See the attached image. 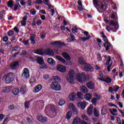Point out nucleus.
<instances>
[{"mask_svg": "<svg viewBox=\"0 0 124 124\" xmlns=\"http://www.w3.org/2000/svg\"><path fill=\"white\" fill-rule=\"evenodd\" d=\"M77 80L79 83H85L86 81H88L90 79V76L89 75H85L84 73L77 74Z\"/></svg>", "mask_w": 124, "mask_h": 124, "instance_id": "f257e3e1", "label": "nucleus"}, {"mask_svg": "<svg viewBox=\"0 0 124 124\" xmlns=\"http://www.w3.org/2000/svg\"><path fill=\"white\" fill-rule=\"evenodd\" d=\"M75 77V71L73 69H71L69 71L68 75L66 77V79L70 84H74Z\"/></svg>", "mask_w": 124, "mask_h": 124, "instance_id": "f03ea898", "label": "nucleus"}, {"mask_svg": "<svg viewBox=\"0 0 124 124\" xmlns=\"http://www.w3.org/2000/svg\"><path fill=\"white\" fill-rule=\"evenodd\" d=\"M3 80H4L6 84H10L14 80V74L9 73L4 76Z\"/></svg>", "mask_w": 124, "mask_h": 124, "instance_id": "7ed1b4c3", "label": "nucleus"}, {"mask_svg": "<svg viewBox=\"0 0 124 124\" xmlns=\"http://www.w3.org/2000/svg\"><path fill=\"white\" fill-rule=\"evenodd\" d=\"M104 62L105 63V64H106V65L109 64L108 66L107 70L108 72H110L111 71V65H112V62H110L111 57H110L109 56H107V55H106L104 56Z\"/></svg>", "mask_w": 124, "mask_h": 124, "instance_id": "20e7f679", "label": "nucleus"}, {"mask_svg": "<svg viewBox=\"0 0 124 124\" xmlns=\"http://www.w3.org/2000/svg\"><path fill=\"white\" fill-rule=\"evenodd\" d=\"M50 88L54 91H57V92H60V91L62 90V86L59 82H52L50 85Z\"/></svg>", "mask_w": 124, "mask_h": 124, "instance_id": "39448f33", "label": "nucleus"}, {"mask_svg": "<svg viewBox=\"0 0 124 124\" xmlns=\"http://www.w3.org/2000/svg\"><path fill=\"white\" fill-rule=\"evenodd\" d=\"M103 37V40L104 41L105 43H104V46L106 48V51H108L109 49H110V47H111V44L108 42V39H107V37L105 35L102 36Z\"/></svg>", "mask_w": 124, "mask_h": 124, "instance_id": "423d86ee", "label": "nucleus"}, {"mask_svg": "<svg viewBox=\"0 0 124 124\" xmlns=\"http://www.w3.org/2000/svg\"><path fill=\"white\" fill-rule=\"evenodd\" d=\"M21 77L24 79H29L30 78V70L28 68H25L23 69Z\"/></svg>", "mask_w": 124, "mask_h": 124, "instance_id": "0eeeda50", "label": "nucleus"}, {"mask_svg": "<svg viewBox=\"0 0 124 124\" xmlns=\"http://www.w3.org/2000/svg\"><path fill=\"white\" fill-rule=\"evenodd\" d=\"M49 115L51 118H54L57 116V110H56V107L54 106L51 107Z\"/></svg>", "mask_w": 124, "mask_h": 124, "instance_id": "6e6552de", "label": "nucleus"}, {"mask_svg": "<svg viewBox=\"0 0 124 124\" xmlns=\"http://www.w3.org/2000/svg\"><path fill=\"white\" fill-rule=\"evenodd\" d=\"M87 37H80L79 38V39H80V40H82V41H86L87 40H89L91 38H92V36L89 34V32L87 31H85L83 32Z\"/></svg>", "mask_w": 124, "mask_h": 124, "instance_id": "1a4fd4ad", "label": "nucleus"}, {"mask_svg": "<svg viewBox=\"0 0 124 124\" xmlns=\"http://www.w3.org/2000/svg\"><path fill=\"white\" fill-rule=\"evenodd\" d=\"M84 70L87 72H93V67H92L90 64L86 63L84 65Z\"/></svg>", "mask_w": 124, "mask_h": 124, "instance_id": "9d476101", "label": "nucleus"}, {"mask_svg": "<svg viewBox=\"0 0 124 124\" xmlns=\"http://www.w3.org/2000/svg\"><path fill=\"white\" fill-rule=\"evenodd\" d=\"M77 106L79 108L84 109L86 107H87V102L86 101L79 102L78 103Z\"/></svg>", "mask_w": 124, "mask_h": 124, "instance_id": "9b49d317", "label": "nucleus"}, {"mask_svg": "<svg viewBox=\"0 0 124 124\" xmlns=\"http://www.w3.org/2000/svg\"><path fill=\"white\" fill-rule=\"evenodd\" d=\"M41 90H42V85L39 84L33 88V92L34 93H39Z\"/></svg>", "mask_w": 124, "mask_h": 124, "instance_id": "f8f14e48", "label": "nucleus"}, {"mask_svg": "<svg viewBox=\"0 0 124 124\" xmlns=\"http://www.w3.org/2000/svg\"><path fill=\"white\" fill-rule=\"evenodd\" d=\"M68 99L71 101H74L76 99V93L73 92L69 94Z\"/></svg>", "mask_w": 124, "mask_h": 124, "instance_id": "ddd939ff", "label": "nucleus"}, {"mask_svg": "<svg viewBox=\"0 0 124 124\" xmlns=\"http://www.w3.org/2000/svg\"><path fill=\"white\" fill-rule=\"evenodd\" d=\"M57 69L60 71V72H65L66 71V68L64 67V66L62 65V64H59L57 65Z\"/></svg>", "mask_w": 124, "mask_h": 124, "instance_id": "4468645a", "label": "nucleus"}, {"mask_svg": "<svg viewBox=\"0 0 124 124\" xmlns=\"http://www.w3.org/2000/svg\"><path fill=\"white\" fill-rule=\"evenodd\" d=\"M51 81H52L53 83L54 82H57V83H60L61 81H62V79H61V78L59 77L58 76H53L52 77L50 78Z\"/></svg>", "mask_w": 124, "mask_h": 124, "instance_id": "2eb2a0df", "label": "nucleus"}, {"mask_svg": "<svg viewBox=\"0 0 124 124\" xmlns=\"http://www.w3.org/2000/svg\"><path fill=\"white\" fill-rule=\"evenodd\" d=\"M35 36H36V34L35 33H32L30 36V40L31 41V44L34 45L35 44Z\"/></svg>", "mask_w": 124, "mask_h": 124, "instance_id": "dca6fc26", "label": "nucleus"}, {"mask_svg": "<svg viewBox=\"0 0 124 124\" xmlns=\"http://www.w3.org/2000/svg\"><path fill=\"white\" fill-rule=\"evenodd\" d=\"M108 109L107 106H104L101 109V114L102 116H105L108 113Z\"/></svg>", "mask_w": 124, "mask_h": 124, "instance_id": "f3484780", "label": "nucleus"}, {"mask_svg": "<svg viewBox=\"0 0 124 124\" xmlns=\"http://www.w3.org/2000/svg\"><path fill=\"white\" fill-rule=\"evenodd\" d=\"M35 54H37L38 55H40L42 56L43 55H45V50L44 49H37L35 51Z\"/></svg>", "mask_w": 124, "mask_h": 124, "instance_id": "a211bd4d", "label": "nucleus"}, {"mask_svg": "<svg viewBox=\"0 0 124 124\" xmlns=\"http://www.w3.org/2000/svg\"><path fill=\"white\" fill-rule=\"evenodd\" d=\"M45 54L48 55V56H54V51L50 48H47L45 50Z\"/></svg>", "mask_w": 124, "mask_h": 124, "instance_id": "6ab92c4d", "label": "nucleus"}, {"mask_svg": "<svg viewBox=\"0 0 124 124\" xmlns=\"http://www.w3.org/2000/svg\"><path fill=\"white\" fill-rule=\"evenodd\" d=\"M19 66V62H15L11 63V68L12 69H16V67Z\"/></svg>", "mask_w": 124, "mask_h": 124, "instance_id": "aec40b11", "label": "nucleus"}, {"mask_svg": "<svg viewBox=\"0 0 124 124\" xmlns=\"http://www.w3.org/2000/svg\"><path fill=\"white\" fill-rule=\"evenodd\" d=\"M56 59H57V60H58V61H59V62H62L63 63V64H66V61L63 59L62 58V57L60 56H56Z\"/></svg>", "mask_w": 124, "mask_h": 124, "instance_id": "412c9836", "label": "nucleus"}, {"mask_svg": "<svg viewBox=\"0 0 124 124\" xmlns=\"http://www.w3.org/2000/svg\"><path fill=\"white\" fill-rule=\"evenodd\" d=\"M47 62L49 63V64H50L51 65H56V61L54 60L52 58H48L47 59Z\"/></svg>", "mask_w": 124, "mask_h": 124, "instance_id": "4be33fe9", "label": "nucleus"}, {"mask_svg": "<svg viewBox=\"0 0 124 124\" xmlns=\"http://www.w3.org/2000/svg\"><path fill=\"white\" fill-rule=\"evenodd\" d=\"M62 56L63 57V58L65 59V60H67V61H70V60H71V58H70V56H69V55H68V54L65 52L62 53Z\"/></svg>", "mask_w": 124, "mask_h": 124, "instance_id": "5701e85b", "label": "nucleus"}, {"mask_svg": "<svg viewBox=\"0 0 124 124\" xmlns=\"http://www.w3.org/2000/svg\"><path fill=\"white\" fill-rule=\"evenodd\" d=\"M15 2L13 0H10L7 2V5L10 8H13Z\"/></svg>", "mask_w": 124, "mask_h": 124, "instance_id": "b1692460", "label": "nucleus"}, {"mask_svg": "<svg viewBox=\"0 0 124 124\" xmlns=\"http://www.w3.org/2000/svg\"><path fill=\"white\" fill-rule=\"evenodd\" d=\"M38 120L41 123H46V122H47V118L42 116L38 117Z\"/></svg>", "mask_w": 124, "mask_h": 124, "instance_id": "393cba45", "label": "nucleus"}, {"mask_svg": "<svg viewBox=\"0 0 124 124\" xmlns=\"http://www.w3.org/2000/svg\"><path fill=\"white\" fill-rule=\"evenodd\" d=\"M86 86L89 89H94V83L93 82H90L87 83Z\"/></svg>", "mask_w": 124, "mask_h": 124, "instance_id": "a878e982", "label": "nucleus"}, {"mask_svg": "<svg viewBox=\"0 0 124 124\" xmlns=\"http://www.w3.org/2000/svg\"><path fill=\"white\" fill-rule=\"evenodd\" d=\"M93 106L92 105H90L89 107H88V108L87 109V113L89 114V115H92L93 113Z\"/></svg>", "mask_w": 124, "mask_h": 124, "instance_id": "bb28decb", "label": "nucleus"}, {"mask_svg": "<svg viewBox=\"0 0 124 124\" xmlns=\"http://www.w3.org/2000/svg\"><path fill=\"white\" fill-rule=\"evenodd\" d=\"M92 98L93 95L91 93H86L84 95V98L86 99V100H91Z\"/></svg>", "mask_w": 124, "mask_h": 124, "instance_id": "cd10ccee", "label": "nucleus"}, {"mask_svg": "<svg viewBox=\"0 0 124 124\" xmlns=\"http://www.w3.org/2000/svg\"><path fill=\"white\" fill-rule=\"evenodd\" d=\"M81 123V119L79 117H76L73 121V124H79Z\"/></svg>", "mask_w": 124, "mask_h": 124, "instance_id": "c85d7f7f", "label": "nucleus"}, {"mask_svg": "<svg viewBox=\"0 0 124 124\" xmlns=\"http://www.w3.org/2000/svg\"><path fill=\"white\" fill-rule=\"evenodd\" d=\"M20 90L18 88H14L12 90V93L14 94V95H17L19 94Z\"/></svg>", "mask_w": 124, "mask_h": 124, "instance_id": "c756f323", "label": "nucleus"}, {"mask_svg": "<svg viewBox=\"0 0 124 124\" xmlns=\"http://www.w3.org/2000/svg\"><path fill=\"white\" fill-rule=\"evenodd\" d=\"M37 62L39 64H44V61L43 60V58H42V57H38L37 59Z\"/></svg>", "mask_w": 124, "mask_h": 124, "instance_id": "7c9ffc66", "label": "nucleus"}, {"mask_svg": "<svg viewBox=\"0 0 124 124\" xmlns=\"http://www.w3.org/2000/svg\"><path fill=\"white\" fill-rule=\"evenodd\" d=\"M20 93L22 94H25L27 93V87L22 86L20 88Z\"/></svg>", "mask_w": 124, "mask_h": 124, "instance_id": "2f4dec72", "label": "nucleus"}, {"mask_svg": "<svg viewBox=\"0 0 124 124\" xmlns=\"http://www.w3.org/2000/svg\"><path fill=\"white\" fill-rule=\"evenodd\" d=\"M50 45H55V46H61V45H62V42H61L60 41H56L51 42Z\"/></svg>", "mask_w": 124, "mask_h": 124, "instance_id": "473e14b6", "label": "nucleus"}, {"mask_svg": "<svg viewBox=\"0 0 124 124\" xmlns=\"http://www.w3.org/2000/svg\"><path fill=\"white\" fill-rule=\"evenodd\" d=\"M2 93H9L10 92V87H4L2 90Z\"/></svg>", "mask_w": 124, "mask_h": 124, "instance_id": "72a5a7b5", "label": "nucleus"}, {"mask_svg": "<svg viewBox=\"0 0 124 124\" xmlns=\"http://www.w3.org/2000/svg\"><path fill=\"white\" fill-rule=\"evenodd\" d=\"M80 90L83 93H88V88H87V87H86V86H85L84 85L80 86Z\"/></svg>", "mask_w": 124, "mask_h": 124, "instance_id": "f704fd0d", "label": "nucleus"}, {"mask_svg": "<svg viewBox=\"0 0 124 124\" xmlns=\"http://www.w3.org/2000/svg\"><path fill=\"white\" fill-rule=\"evenodd\" d=\"M94 115L95 117H99V110L98 108H95L94 109Z\"/></svg>", "mask_w": 124, "mask_h": 124, "instance_id": "c9c22d12", "label": "nucleus"}, {"mask_svg": "<svg viewBox=\"0 0 124 124\" xmlns=\"http://www.w3.org/2000/svg\"><path fill=\"white\" fill-rule=\"evenodd\" d=\"M104 82H105V83H107L108 84H109V83L112 82V79L109 77H107L106 78H105Z\"/></svg>", "mask_w": 124, "mask_h": 124, "instance_id": "e433bc0d", "label": "nucleus"}, {"mask_svg": "<svg viewBox=\"0 0 124 124\" xmlns=\"http://www.w3.org/2000/svg\"><path fill=\"white\" fill-rule=\"evenodd\" d=\"M36 80L34 78H31L30 79V83L33 86V85H35L36 84Z\"/></svg>", "mask_w": 124, "mask_h": 124, "instance_id": "4c0bfd02", "label": "nucleus"}, {"mask_svg": "<svg viewBox=\"0 0 124 124\" xmlns=\"http://www.w3.org/2000/svg\"><path fill=\"white\" fill-rule=\"evenodd\" d=\"M18 8H21V5H20L19 2H16V5L14 6L15 11H17Z\"/></svg>", "mask_w": 124, "mask_h": 124, "instance_id": "58836bf2", "label": "nucleus"}, {"mask_svg": "<svg viewBox=\"0 0 124 124\" xmlns=\"http://www.w3.org/2000/svg\"><path fill=\"white\" fill-rule=\"evenodd\" d=\"M70 37L72 39V40H70L69 39H67L68 42H73L74 41V39H75V37L74 36V35L72 33H71L70 34Z\"/></svg>", "mask_w": 124, "mask_h": 124, "instance_id": "ea45409f", "label": "nucleus"}, {"mask_svg": "<svg viewBox=\"0 0 124 124\" xmlns=\"http://www.w3.org/2000/svg\"><path fill=\"white\" fill-rule=\"evenodd\" d=\"M72 116V111H68L66 114V119L67 120H70L71 116Z\"/></svg>", "mask_w": 124, "mask_h": 124, "instance_id": "a19ab883", "label": "nucleus"}, {"mask_svg": "<svg viewBox=\"0 0 124 124\" xmlns=\"http://www.w3.org/2000/svg\"><path fill=\"white\" fill-rule=\"evenodd\" d=\"M78 62L80 64H84V65L86 64L85 60H84V58H80L78 59Z\"/></svg>", "mask_w": 124, "mask_h": 124, "instance_id": "79ce46f5", "label": "nucleus"}, {"mask_svg": "<svg viewBox=\"0 0 124 124\" xmlns=\"http://www.w3.org/2000/svg\"><path fill=\"white\" fill-rule=\"evenodd\" d=\"M39 108H43L44 107V102L42 101L37 102Z\"/></svg>", "mask_w": 124, "mask_h": 124, "instance_id": "37998d69", "label": "nucleus"}, {"mask_svg": "<svg viewBox=\"0 0 124 124\" xmlns=\"http://www.w3.org/2000/svg\"><path fill=\"white\" fill-rule=\"evenodd\" d=\"M65 104V100H64V99H61L59 102V105H60V106H62Z\"/></svg>", "mask_w": 124, "mask_h": 124, "instance_id": "c03bdc74", "label": "nucleus"}, {"mask_svg": "<svg viewBox=\"0 0 124 124\" xmlns=\"http://www.w3.org/2000/svg\"><path fill=\"white\" fill-rule=\"evenodd\" d=\"M94 96L97 100H100L101 99V96L100 95L97 94L96 93H94Z\"/></svg>", "mask_w": 124, "mask_h": 124, "instance_id": "a18cd8bd", "label": "nucleus"}, {"mask_svg": "<svg viewBox=\"0 0 124 124\" xmlns=\"http://www.w3.org/2000/svg\"><path fill=\"white\" fill-rule=\"evenodd\" d=\"M74 108H75V106H74L73 104L70 103L69 104L68 109H69L70 110H72L73 109H74Z\"/></svg>", "mask_w": 124, "mask_h": 124, "instance_id": "49530a36", "label": "nucleus"}, {"mask_svg": "<svg viewBox=\"0 0 124 124\" xmlns=\"http://www.w3.org/2000/svg\"><path fill=\"white\" fill-rule=\"evenodd\" d=\"M100 9L102 10L101 12H99L101 13H102V12H103L104 11H105V10H106V6H105V5L102 4L101 6Z\"/></svg>", "mask_w": 124, "mask_h": 124, "instance_id": "de8ad7c7", "label": "nucleus"}, {"mask_svg": "<svg viewBox=\"0 0 124 124\" xmlns=\"http://www.w3.org/2000/svg\"><path fill=\"white\" fill-rule=\"evenodd\" d=\"M22 43L24 44L25 46H29V45H30L29 40L22 41Z\"/></svg>", "mask_w": 124, "mask_h": 124, "instance_id": "09e8293b", "label": "nucleus"}, {"mask_svg": "<svg viewBox=\"0 0 124 124\" xmlns=\"http://www.w3.org/2000/svg\"><path fill=\"white\" fill-rule=\"evenodd\" d=\"M81 118L83 119V120H84L85 121H88L89 120V117L87 116L85 114H82L81 115Z\"/></svg>", "mask_w": 124, "mask_h": 124, "instance_id": "8fccbe9b", "label": "nucleus"}, {"mask_svg": "<svg viewBox=\"0 0 124 124\" xmlns=\"http://www.w3.org/2000/svg\"><path fill=\"white\" fill-rule=\"evenodd\" d=\"M109 25L111 27H116V26H117V23H115V22H114V21L111 20V21H110V22L109 23Z\"/></svg>", "mask_w": 124, "mask_h": 124, "instance_id": "3c124183", "label": "nucleus"}, {"mask_svg": "<svg viewBox=\"0 0 124 124\" xmlns=\"http://www.w3.org/2000/svg\"><path fill=\"white\" fill-rule=\"evenodd\" d=\"M73 113L74 115H78V110L76 109V108H74L73 109Z\"/></svg>", "mask_w": 124, "mask_h": 124, "instance_id": "603ef678", "label": "nucleus"}, {"mask_svg": "<svg viewBox=\"0 0 124 124\" xmlns=\"http://www.w3.org/2000/svg\"><path fill=\"white\" fill-rule=\"evenodd\" d=\"M96 101H97V100L95 98H93L92 99L91 102L95 106L96 105Z\"/></svg>", "mask_w": 124, "mask_h": 124, "instance_id": "864d4df0", "label": "nucleus"}, {"mask_svg": "<svg viewBox=\"0 0 124 124\" xmlns=\"http://www.w3.org/2000/svg\"><path fill=\"white\" fill-rule=\"evenodd\" d=\"M107 30L108 31H114V32H116L117 31V29H115V31H114V29H110V27L108 26H107Z\"/></svg>", "mask_w": 124, "mask_h": 124, "instance_id": "5fc2aeb1", "label": "nucleus"}, {"mask_svg": "<svg viewBox=\"0 0 124 124\" xmlns=\"http://www.w3.org/2000/svg\"><path fill=\"white\" fill-rule=\"evenodd\" d=\"M25 108L26 109H29L30 108V102H26L25 103Z\"/></svg>", "mask_w": 124, "mask_h": 124, "instance_id": "6e6d98bb", "label": "nucleus"}, {"mask_svg": "<svg viewBox=\"0 0 124 124\" xmlns=\"http://www.w3.org/2000/svg\"><path fill=\"white\" fill-rule=\"evenodd\" d=\"M43 1L41 0H35L34 2V3H37L38 4H41L43 3Z\"/></svg>", "mask_w": 124, "mask_h": 124, "instance_id": "4d7b16f0", "label": "nucleus"}, {"mask_svg": "<svg viewBox=\"0 0 124 124\" xmlns=\"http://www.w3.org/2000/svg\"><path fill=\"white\" fill-rule=\"evenodd\" d=\"M8 34L9 36H13V35H14V31H13L10 30L8 33Z\"/></svg>", "mask_w": 124, "mask_h": 124, "instance_id": "13d9d810", "label": "nucleus"}, {"mask_svg": "<svg viewBox=\"0 0 124 124\" xmlns=\"http://www.w3.org/2000/svg\"><path fill=\"white\" fill-rule=\"evenodd\" d=\"M43 78L45 80H48V79H49V78H50V76L48 74H45V75H44Z\"/></svg>", "mask_w": 124, "mask_h": 124, "instance_id": "bf43d9fd", "label": "nucleus"}, {"mask_svg": "<svg viewBox=\"0 0 124 124\" xmlns=\"http://www.w3.org/2000/svg\"><path fill=\"white\" fill-rule=\"evenodd\" d=\"M93 3L95 7L98 5V1L97 0H93Z\"/></svg>", "mask_w": 124, "mask_h": 124, "instance_id": "052dcab7", "label": "nucleus"}, {"mask_svg": "<svg viewBox=\"0 0 124 124\" xmlns=\"http://www.w3.org/2000/svg\"><path fill=\"white\" fill-rule=\"evenodd\" d=\"M31 13L32 14V15H35L36 14V11H35V10L34 9H32L31 10Z\"/></svg>", "mask_w": 124, "mask_h": 124, "instance_id": "680f3d73", "label": "nucleus"}, {"mask_svg": "<svg viewBox=\"0 0 124 124\" xmlns=\"http://www.w3.org/2000/svg\"><path fill=\"white\" fill-rule=\"evenodd\" d=\"M78 7L80 11H83V10H84V9H83V5H78Z\"/></svg>", "mask_w": 124, "mask_h": 124, "instance_id": "e2e57ef3", "label": "nucleus"}, {"mask_svg": "<svg viewBox=\"0 0 124 124\" xmlns=\"http://www.w3.org/2000/svg\"><path fill=\"white\" fill-rule=\"evenodd\" d=\"M8 109H9V110H14V109H15V107L14 105H11L8 107Z\"/></svg>", "mask_w": 124, "mask_h": 124, "instance_id": "0e129e2a", "label": "nucleus"}, {"mask_svg": "<svg viewBox=\"0 0 124 124\" xmlns=\"http://www.w3.org/2000/svg\"><path fill=\"white\" fill-rule=\"evenodd\" d=\"M2 40L4 42H6L8 40V37L7 36H4L3 37Z\"/></svg>", "mask_w": 124, "mask_h": 124, "instance_id": "69168bd1", "label": "nucleus"}, {"mask_svg": "<svg viewBox=\"0 0 124 124\" xmlns=\"http://www.w3.org/2000/svg\"><path fill=\"white\" fill-rule=\"evenodd\" d=\"M119 89H120V87L116 86L115 87V89L113 90V91L115 93H117V92H118V91H119Z\"/></svg>", "mask_w": 124, "mask_h": 124, "instance_id": "338daca9", "label": "nucleus"}, {"mask_svg": "<svg viewBox=\"0 0 124 124\" xmlns=\"http://www.w3.org/2000/svg\"><path fill=\"white\" fill-rule=\"evenodd\" d=\"M36 24L38 26H40V25H41V24H42V21H41V20H38L36 21Z\"/></svg>", "mask_w": 124, "mask_h": 124, "instance_id": "774afa93", "label": "nucleus"}]
</instances>
